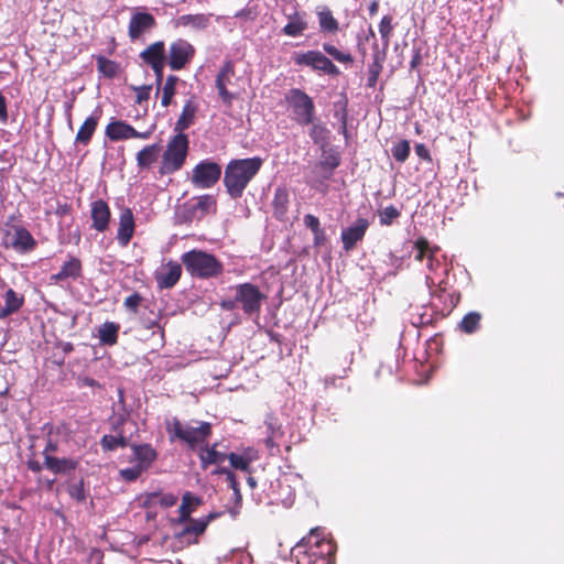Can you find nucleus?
I'll return each instance as SVG.
<instances>
[{"instance_id": "2", "label": "nucleus", "mask_w": 564, "mask_h": 564, "mask_svg": "<svg viewBox=\"0 0 564 564\" xmlns=\"http://www.w3.org/2000/svg\"><path fill=\"white\" fill-rule=\"evenodd\" d=\"M263 160L259 156L231 160L224 174V185L232 199L240 198L262 166Z\"/></svg>"}, {"instance_id": "54", "label": "nucleus", "mask_w": 564, "mask_h": 564, "mask_svg": "<svg viewBox=\"0 0 564 564\" xmlns=\"http://www.w3.org/2000/svg\"><path fill=\"white\" fill-rule=\"evenodd\" d=\"M144 327L147 329H154V328H156L159 334H160L161 344L164 345V343H165V330H164V327L161 326V324H160V317H158L156 319H151V321L144 322Z\"/></svg>"}, {"instance_id": "7", "label": "nucleus", "mask_w": 564, "mask_h": 564, "mask_svg": "<svg viewBox=\"0 0 564 564\" xmlns=\"http://www.w3.org/2000/svg\"><path fill=\"white\" fill-rule=\"evenodd\" d=\"M167 432L171 440L178 438L184 442L191 449H195L207 442L212 435V424L209 422H199L198 426L183 424L178 419L174 417L167 425Z\"/></svg>"}, {"instance_id": "51", "label": "nucleus", "mask_w": 564, "mask_h": 564, "mask_svg": "<svg viewBox=\"0 0 564 564\" xmlns=\"http://www.w3.org/2000/svg\"><path fill=\"white\" fill-rule=\"evenodd\" d=\"M142 301V295L138 292H134L124 299L123 305L129 312L137 314Z\"/></svg>"}, {"instance_id": "28", "label": "nucleus", "mask_w": 564, "mask_h": 564, "mask_svg": "<svg viewBox=\"0 0 564 564\" xmlns=\"http://www.w3.org/2000/svg\"><path fill=\"white\" fill-rule=\"evenodd\" d=\"M4 306L0 307V319L18 313L24 305V296L17 293L13 289H8L4 293Z\"/></svg>"}, {"instance_id": "30", "label": "nucleus", "mask_w": 564, "mask_h": 564, "mask_svg": "<svg viewBox=\"0 0 564 564\" xmlns=\"http://www.w3.org/2000/svg\"><path fill=\"white\" fill-rule=\"evenodd\" d=\"M217 444L205 445L200 447L199 459L203 469H206L209 465H219L227 459V454L216 449Z\"/></svg>"}, {"instance_id": "64", "label": "nucleus", "mask_w": 564, "mask_h": 564, "mask_svg": "<svg viewBox=\"0 0 564 564\" xmlns=\"http://www.w3.org/2000/svg\"><path fill=\"white\" fill-rule=\"evenodd\" d=\"M26 466L30 470H32L33 473H40L44 467V463L41 464L40 462L35 460V459H29L26 462Z\"/></svg>"}, {"instance_id": "61", "label": "nucleus", "mask_w": 564, "mask_h": 564, "mask_svg": "<svg viewBox=\"0 0 564 564\" xmlns=\"http://www.w3.org/2000/svg\"><path fill=\"white\" fill-rule=\"evenodd\" d=\"M77 386L79 388H84V387L100 388L101 387L97 380H95L90 377H79L77 379Z\"/></svg>"}, {"instance_id": "22", "label": "nucleus", "mask_w": 564, "mask_h": 564, "mask_svg": "<svg viewBox=\"0 0 564 564\" xmlns=\"http://www.w3.org/2000/svg\"><path fill=\"white\" fill-rule=\"evenodd\" d=\"M340 164V159L337 154H329L316 163L312 170V174L316 177L307 180V184L313 185L319 177L327 180L330 177L333 171Z\"/></svg>"}, {"instance_id": "41", "label": "nucleus", "mask_w": 564, "mask_h": 564, "mask_svg": "<svg viewBox=\"0 0 564 564\" xmlns=\"http://www.w3.org/2000/svg\"><path fill=\"white\" fill-rule=\"evenodd\" d=\"M97 68L100 74L107 78H113L118 75L119 64L105 56H97Z\"/></svg>"}, {"instance_id": "9", "label": "nucleus", "mask_w": 564, "mask_h": 564, "mask_svg": "<svg viewBox=\"0 0 564 564\" xmlns=\"http://www.w3.org/2000/svg\"><path fill=\"white\" fill-rule=\"evenodd\" d=\"M7 229L3 231L2 247L12 249L18 253H29L33 251L37 242L32 234L22 225L6 224Z\"/></svg>"}, {"instance_id": "32", "label": "nucleus", "mask_w": 564, "mask_h": 564, "mask_svg": "<svg viewBox=\"0 0 564 564\" xmlns=\"http://www.w3.org/2000/svg\"><path fill=\"white\" fill-rule=\"evenodd\" d=\"M317 18L321 32L332 34L338 32L339 22L334 18L333 12L327 7L317 11Z\"/></svg>"}, {"instance_id": "19", "label": "nucleus", "mask_w": 564, "mask_h": 564, "mask_svg": "<svg viewBox=\"0 0 564 564\" xmlns=\"http://www.w3.org/2000/svg\"><path fill=\"white\" fill-rule=\"evenodd\" d=\"M135 230V220L131 208L124 207L119 215L117 240L121 247H127Z\"/></svg>"}, {"instance_id": "55", "label": "nucleus", "mask_w": 564, "mask_h": 564, "mask_svg": "<svg viewBox=\"0 0 564 564\" xmlns=\"http://www.w3.org/2000/svg\"><path fill=\"white\" fill-rule=\"evenodd\" d=\"M303 221L305 227L308 228L312 231V234L322 228L319 219L312 214L305 215Z\"/></svg>"}, {"instance_id": "39", "label": "nucleus", "mask_w": 564, "mask_h": 564, "mask_svg": "<svg viewBox=\"0 0 564 564\" xmlns=\"http://www.w3.org/2000/svg\"><path fill=\"white\" fill-rule=\"evenodd\" d=\"M307 29V22L295 14L290 18V21L283 26L282 32L288 36H299Z\"/></svg>"}, {"instance_id": "25", "label": "nucleus", "mask_w": 564, "mask_h": 564, "mask_svg": "<svg viewBox=\"0 0 564 564\" xmlns=\"http://www.w3.org/2000/svg\"><path fill=\"white\" fill-rule=\"evenodd\" d=\"M140 58L150 67L165 64L166 55L164 42L156 41L150 44L140 53Z\"/></svg>"}, {"instance_id": "43", "label": "nucleus", "mask_w": 564, "mask_h": 564, "mask_svg": "<svg viewBox=\"0 0 564 564\" xmlns=\"http://www.w3.org/2000/svg\"><path fill=\"white\" fill-rule=\"evenodd\" d=\"M382 59L379 54H373V61L369 65L367 86L373 88L377 85L380 73L382 72Z\"/></svg>"}, {"instance_id": "17", "label": "nucleus", "mask_w": 564, "mask_h": 564, "mask_svg": "<svg viewBox=\"0 0 564 564\" xmlns=\"http://www.w3.org/2000/svg\"><path fill=\"white\" fill-rule=\"evenodd\" d=\"M217 213V200L213 195L204 194L195 198V203L187 206V220L202 219L208 214Z\"/></svg>"}, {"instance_id": "52", "label": "nucleus", "mask_w": 564, "mask_h": 564, "mask_svg": "<svg viewBox=\"0 0 564 564\" xmlns=\"http://www.w3.org/2000/svg\"><path fill=\"white\" fill-rule=\"evenodd\" d=\"M144 470L137 465H132L131 467L120 469V477L126 481H134L137 480Z\"/></svg>"}, {"instance_id": "46", "label": "nucleus", "mask_w": 564, "mask_h": 564, "mask_svg": "<svg viewBox=\"0 0 564 564\" xmlns=\"http://www.w3.org/2000/svg\"><path fill=\"white\" fill-rule=\"evenodd\" d=\"M401 215V212L393 205H389L379 210V221L381 226H391Z\"/></svg>"}, {"instance_id": "5", "label": "nucleus", "mask_w": 564, "mask_h": 564, "mask_svg": "<svg viewBox=\"0 0 564 564\" xmlns=\"http://www.w3.org/2000/svg\"><path fill=\"white\" fill-rule=\"evenodd\" d=\"M301 544L310 547L305 564H335L337 546L332 539L324 538L323 528L311 529Z\"/></svg>"}, {"instance_id": "18", "label": "nucleus", "mask_w": 564, "mask_h": 564, "mask_svg": "<svg viewBox=\"0 0 564 564\" xmlns=\"http://www.w3.org/2000/svg\"><path fill=\"white\" fill-rule=\"evenodd\" d=\"M156 26L155 18L148 12H135L129 21L128 34L132 41Z\"/></svg>"}, {"instance_id": "50", "label": "nucleus", "mask_w": 564, "mask_h": 564, "mask_svg": "<svg viewBox=\"0 0 564 564\" xmlns=\"http://www.w3.org/2000/svg\"><path fill=\"white\" fill-rule=\"evenodd\" d=\"M310 137L315 143H321L327 139V129L321 123H311Z\"/></svg>"}, {"instance_id": "58", "label": "nucleus", "mask_w": 564, "mask_h": 564, "mask_svg": "<svg viewBox=\"0 0 564 564\" xmlns=\"http://www.w3.org/2000/svg\"><path fill=\"white\" fill-rule=\"evenodd\" d=\"M327 242V236L323 228L313 234V247L315 249L321 248Z\"/></svg>"}, {"instance_id": "40", "label": "nucleus", "mask_w": 564, "mask_h": 564, "mask_svg": "<svg viewBox=\"0 0 564 564\" xmlns=\"http://www.w3.org/2000/svg\"><path fill=\"white\" fill-rule=\"evenodd\" d=\"M413 248L416 250L414 259L420 262L426 259L430 256V253H437V251L440 250V247L437 246L432 247L429 240L423 236L419 237L414 241Z\"/></svg>"}, {"instance_id": "49", "label": "nucleus", "mask_w": 564, "mask_h": 564, "mask_svg": "<svg viewBox=\"0 0 564 564\" xmlns=\"http://www.w3.org/2000/svg\"><path fill=\"white\" fill-rule=\"evenodd\" d=\"M151 499L153 502H158L164 508L173 507L177 502V497L173 494L154 492L151 495Z\"/></svg>"}, {"instance_id": "36", "label": "nucleus", "mask_w": 564, "mask_h": 564, "mask_svg": "<svg viewBox=\"0 0 564 564\" xmlns=\"http://www.w3.org/2000/svg\"><path fill=\"white\" fill-rule=\"evenodd\" d=\"M481 318L482 316L480 313L469 312L466 315H464V317L458 324V328L460 332L465 334H474L479 329Z\"/></svg>"}, {"instance_id": "45", "label": "nucleus", "mask_w": 564, "mask_h": 564, "mask_svg": "<svg viewBox=\"0 0 564 564\" xmlns=\"http://www.w3.org/2000/svg\"><path fill=\"white\" fill-rule=\"evenodd\" d=\"M392 15H384L379 23V32L383 42L384 48L389 46L390 39L393 32Z\"/></svg>"}, {"instance_id": "31", "label": "nucleus", "mask_w": 564, "mask_h": 564, "mask_svg": "<svg viewBox=\"0 0 564 564\" xmlns=\"http://www.w3.org/2000/svg\"><path fill=\"white\" fill-rule=\"evenodd\" d=\"M290 198L285 187H278L272 199V207L275 218L283 220L289 209Z\"/></svg>"}, {"instance_id": "6", "label": "nucleus", "mask_w": 564, "mask_h": 564, "mask_svg": "<svg viewBox=\"0 0 564 564\" xmlns=\"http://www.w3.org/2000/svg\"><path fill=\"white\" fill-rule=\"evenodd\" d=\"M189 140L185 133L173 135L161 155L158 173L160 176L171 175L180 171L188 155Z\"/></svg>"}, {"instance_id": "21", "label": "nucleus", "mask_w": 564, "mask_h": 564, "mask_svg": "<svg viewBox=\"0 0 564 564\" xmlns=\"http://www.w3.org/2000/svg\"><path fill=\"white\" fill-rule=\"evenodd\" d=\"M130 447L133 452L131 463L139 466L144 471L148 470L158 458V452L151 444H132Z\"/></svg>"}, {"instance_id": "8", "label": "nucleus", "mask_w": 564, "mask_h": 564, "mask_svg": "<svg viewBox=\"0 0 564 564\" xmlns=\"http://www.w3.org/2000/svg\"><path fill=\"white\" fill-rule=\"evenodd\" d=\"M285 101L292 109L293 119L300 126L313 123L315 116V105L313 99L302 89L292 88L285 95Z\"/></svg>"}, {"instance_id": "4", "label": "nucleus", "mask_w": 564, "mask_h": 564, "mask_svg": "<svg viewBox=\"0 0 564 564\" xmlns=\"http://www.w3.org/2000/svg\"><path fill=\"white\" fill-rule=\"evenodd\" d=\"M181 260L187 273L193 278L207 280L217 278L224 272L221 261L204 250L192 249L183 253Z\"/></svg>"}, {"instance_id": "11", "label": "nucleus", "mask_w": 564, "mask_h": 564, "mask_svg": "<svg viewBox=\"0 0 564 564\" xmlns=\"http://www.w3.org/2000/svg\"><path fill=\"white\" fill-rule=\"evenodd\" d=\"M236 69L232 61H226L216 76V88L224 104L231 106L232 101L239 97L238 91H230L229 86H234Z\"/></svg>"}, {"instance_id": "12", "label": "nucleus", "mask_w": 564, "mask_h": 564, "mask_svg": "<svg viewBox=\"0 0 564 564\" xmlns=\"http://www.w3.org/2000/svg\"><path fill=\"white\" fill-rule=\"evenodd\" d=\"M195 47L184 39L172 42L169 48L167 64L172 70L183 69L194 58Z\"/></svg>"}, {"instance_id": "14", "label": "nucleus", "mask_w": 564, "mask_h": 564, "mask_svg": "<svg viewBox=\"0 0 564 564\" xmlns=\"http://www.w3.org/2000/svg\"><path fill=\"white\" fill-rule=\"evenodd\" d=\"M369 225L367 218L360 217L351 226L341 230L340 239L343 249L346 252L352 251L357 247V243L362 241Z\"/></svg>"}, {"instance_id": "38", "label": "nucleus", "mask_w": 564, "mask_h": 564, "mask_svg": "<svg viewBox=\"0 0 564 564\" xmlns=\"http://www.w3.org/2000/svg\"><path fill=\"white\" fill-rule=\"evenodd\" d=\"M178 82V77L175 75H169L165 79V83L161 85L162 89V99L161 105L163 107H169L172 104L173 97L176 94V85Z\"/></svg>"}, {"instance_id": "13", "label": "nucleus", "mask_w": 564, "mask_h": 564, "mask_svg": "<svg viewBox=\"0 0 564 564\" xmlns=\"http://www.w3.org/2000/svg\"><path fill=\"white\" fill-rule=\"evenodd\" d=\"M105 134L110 141L115 142L132 138L147 140L152 135V130L139 132L126 121L113 120L107 124Z\"/></svg>"}, {"instance_id": "3", "label": "nucleus", "mask_w": 564, "mask_h": 564, "mask_svg": "<svg viewBox=\"0 0 564 564\" xmlns=\"http://www.w3.org/2000/svg\"><path fill=\"white\" fill-rule=\"evenodd\" d=\"M234 291V297H225L219 302L224 311L232 312L241 308L248 316L259 315L265 294L261 292L258 285L250 282L240 283L230 288Z\"/></svg>"}, {"instance_id": "1", "label": "nucleus", "mask_w": 564, "mask_h": 564, "mask_svg": "<svg viewBox=\"0 0 564 564\" xmlns=\"http://www.w3.org/2000/svg\"><path fill=\"white\" fill-rule=\"evenodd\" d=\"M323 52L311 50L306 52H294L292 61L296 66H306L314 72L323 73L328 76L337 77L340 75L339 68L325 54L333 57L336 62L351 65L354 63L352 55L347 51H341L330 43H323Z\"/></svg>"}, {"instance_id": "29", "label": "nucleus", "mask_w": 564, "mask_h": 564, "mask_svg": "<svg viewBox=\"0 0 564 564\" xmlns=\"http://www.w3.org/2000/svg\"><path fill=\"white\" fill-rule=\"evenodd\" d=\"M197 110L198 107L193 100L186 101L175 123L174 131L176 133H184L194 123Z\"/></svg>"}, {"instance_id": "10", "label": "nucleus", "mask_w": 564, "mask_h": 564, "mask_svg": "<svg viewBox=\"0 0 564 564\" xmlns=\"http://www.w3.org/2000/svg\"><path fill=\"white\" fill-rule=\"evenodd\" d=\"M221 176V166L212 160H203L192 171L191 183L196 188H212Z\"/></svg>"}, {"instance_id": "47", "label": "nucleus", "mask_w": 564, "mask_h": 564, "mask_svg": "<svg viewBox=\"0 0 564 564\" xmlns=\"http://www.w3.org/2000/svg\"><path fill=\"white\" fill-rule=\"evenodd\" d=\"M182 25L191 24L196 28H206L208 19L204 14H186L180 18Z\"/></svg>"}, {"instance_id": "60", "label": "nucleus", "mask_w": 564, "mask_h": 564, "mask_svg": "<svg viewBox=\"0 0 564 564\" xmlns=\"http://www.w3.org/2000/svg\"><path fill=\"white\" fill-rule=\"evenodd\" d=\"M72 212H73V207L70 204L58 202L56 209H55V215L58 217H64V216L70 215Z\"/></svg>"}, {"instance_id": "37", "label": "nucleus", "mask_w": 564, "mask_h": 564, "mask_svg": "<svg viewBox=\"0 0 564 564\" xmlns=\"http://www.w3.org/2000/svg\"><path fill=\"white\" fill-rule=\"evenodd\" d=\"M128 445L129 441L122 433L117 435H104L100 440V446L106 452H112L117 448H124Z\"/></svg>"}, {"instance_id": "20", "label": "nucleus", "mask_w": 564, "mask_h": 564, "mask_svg": "<svg viewBox=\"0 0 564 564\" xmlns=\"http://www.w3.org/2000/svg\"><path fill=\"white\" fill-rule=\"evenodd\" d=\"M182 275V264L170 260L162 272L155 274V281L159 289H172L180 281Z\"/></svg>"}, {"instance_id": "53", "label": "nucleus", "mask_w": 564, "mask_h": 564, "mask_svg": "<svg viewBox=\"0 0 564 564\" xmlns=\"http://www.w3.org/2000/svg\"><path fill=\"white\" fill-rule=\"evenodd\" d=\"M151 89V85L133 87V90L135 91V102L141 105L143 101H147L150 98Z\"/></svg>"}, {"instance_id": "35", "label": "nucleus", "mask_w": 564, "mask_h": 564, "mask_svg": "<svg viewBox=\"0 0 564 564\" xmlns=\"http://www.w3.org/2000/svg\"><path fill=\"white\" fill-rule=\"evenodd\" d=\"M119 324L113 322L104 323L98 329L99 340L104 345L112 346L118 341Z\"/></svg>"}, {"instance_id": "16", "label": "nucleus", "mask_w": 564, "mask_h": 564, "mask_svg": "<svg viewBox=\"0 0 564 564\" xmlns=\"http://www.w3.org/2000/svg\"><path fill=\"white\" fill-rule=\"evenodd\" d=\"M215 513H209L202 519H193L189 517V519L180 520V522L185 523V525L177 534V536L180 539L186 540L187 542H191L192 539L193 542H197V538L206 531L209 522L215 519Z\"/></svg>"}, {"instance_id": "44", "label": "nucleus", "mask_w": 564, "mask_h": 564, "mask_svg": "<svg viewBox=\"0 0 564 564\" xmlns=\"http://www.w3.org/2000/svg\"><path fill=\"white\" fill-rule=\"evenodd\" d=\"M348 100L346 96H343L340 101L335 102V111L334 116L337 118L341 124V131L345 135H347V122H348V110H347Z\"/></svg>"}, {"instance_id": "15", "label": "nucleus", "mask_w": 564, "mask_h": 564, "mask_svg": "<svg viewBox=\"0 0 564 564\" xmlns=\"http://www.w3.org/2000/svg\"><path fill=\"white\" fill-rule=\"evenodd\" d=\"M91 228L98 232H105L109 229L111 221V210L108 203L104 199H96L90 203Z\"/></svg>"}, {"instance_id": "34", "label": "nucleus", "mask_w": 564, "mask_h": 564, "mask_svg": "<svg viewBox=\"0 0 564 564\" xmlns=\"http://www.w3.org/2000/svg\"><path fill=\"white\" fill-rule=\"evenodd\" d=\"M254 456L251 454V451H246L242 454L229 453L227 459L230 463L231 468L249 473L251 471L250 465L254 460Z\"/></svg>"}, {"instance_id": "63", "label": "nucleus", "mask_w": 564, "mask_h": 564, "mask_svg": "<svg viewBox=\"0 0 564 564\" xmlns=\"http://www.w3.org/2000/svg\"><path fill=\"white\" fill-rule=\"evenodd\" d=\"M154 75H155V83H156V87H158V91L160 90L161 88V85H162V82H163V69H164V64L162 65H158V66H154V67H151Z\"/></svg>"}, {"instance_id": "62", "label": "nucleus", "mask_w": 564, "mask_h": 564, "mask_svg": "<svg viewBox=\"0 0 564 564\" xmlns=\"http://www.w3.org/2000/svg\"><path fill=\"white\" fill-rule=\"evenodd\" d=\"M58 445L56 442H53L51 438L47 440V443L43 449V458L46 462L47 456H54L53 454L57 451Z\"/></svg>"}, {"instance_id": "56", "label": "nucleus", "mask_w": 564, "mask_h": 564, "mask_svg": "<svg viewBox=\"0 0 564 564\" xmlns=\"http://www.w3.org/2000/svg\"><path fill=\"white\" fill-rule=\"evenodd\" d=\"M414 150H415L416 155L421 160L426 161L427 163L433 162L431 152L424 143H416L414 147Z\"/></svg>"}, {"instance_id": "33", "label": "nucleus", "mask_w": 564, "mask_h": 564, "mask_svg": "<svg viewBox=\"0 0 564 564\" xmlns=\"http://www.w3.org/2000/svg\"><path fill=\"white\" fill-rule=\"evenodd\" d=\"M202 503L203 500L200 497L193 495L191 491H186L182 497V503L178 508L180 520L189 519L191 514Z\"/></svg>"}, {"instance_id": "27", "label": "nucleus", "mask_w": 564, "mask_h": 564, "mask_svg": "<svg viewBox=\"0 0 564 564\" xmlns=\"http://www.w3.org/2000/svg\"><path fill=\"white\" fill-rule=\"evenodd\" d=\"M82 261L78 258L70 256L68 260L62 265L59 272L53 274L51 279L56 282L65 281L67 279L77 280L82 276Z\"/></svg>"}, {"instance_id": "59", "label": "nucleus", "mask_w": 564, "mask_h": 564, "mask_svg": "<svg viewBox=\"0 0 564 564\" xmlns=\"http://www.w3.org/2000/svg\"><path fill=\"white\" fill-rule=\"evenodd\" d=\"M126 415L119 414L111 420V431L116 434L122 433V425L126 422Z\"/></svg>"}, {"instance_id": "23", "label": "nucleus", "mask_w": 564, "mask_h": 564, "mask_svg": "<svg viewBox=\"0 0 564 564\" xmlns=\"http://www.w3.org/2000/svg\"><path fill=\"white\" fill-rule=\"evenodd\" d=\"M161 156V147L158 143L145 145L137 153V166L139 171H149Z\"/></svg>"}, {"instance_id": "42", "label": "nucleus", "mask_w": 564, "mask_h": 564, "mask_svg": "<svg viewBox=\"0 0 564 564\" xmlns=\"http://www.w3.org/2000/svg\"><path fill=\"white\" fill-rule=\"evenodd\" d=\"M411 152L410 142L405 139L398 141L391 148V154L398 163H404Z\"/></svg>"}, {"instance_id": "24", "label": "nucleus", "mask_w": 564, "mask_h": 564, "mask_svg": "<svg viewBox=\"0 0 564 564\" xmlns=\"http://www.w3.org/2000/svg\"><path fill=\"white\" fill-rule=\"evenodd\" d=\"M79 465V462L75 458H59L56 456H47L44 462V467L55 475H67L74 471Z\"/></svg>"}, {"instance_id": "57", "label": "nucleus", "mask_w": 564, "mask_h": 564, "mask_svg": "<svg viewBox=\"0 0 564 564\" xmlns=\"http://www.w3.org/2000/svg\"><path fill=\"white\" fill-rule=\"evenodd\" d=\"M227 481H228L229 487L234 491L236 503L240 505L241 500H242V495H241V491H240V488H239V482H238V480L236 478V475L230 476Z\"/></svg>"}, {"instance_id": "26", "label": "nucleus", "mask_w": 564, "mask_h": 564, "mask_svg": "<svg viewBox=\"0 0 564 564\" xmlns=\"http://www.w3.org/2000/svg\"><path fill=\"white\" fill-rule=\"evenodd\" d=\"M101 116V111H95L93 115H90L86 120L83 122V124L79 127L75 142L77 144L87 145L89 144L97 127L98 122Z\"/></svg>"}, {"instance_id": "48", "label": "nucleus", "mask_w": 564, "mask_h": 564, "mask_svg": "<svg viewBox=\"0 0 564 564\" xmlns=\"http://www.w3.org/2000/svg\"><path fill=\"white\" fill-rule=\"evenodd\" d=\"M67 491L70 498L77 502H84L86 500V491L83 479L76 484L70 485Z\"/></svg>"}]
</instances>
